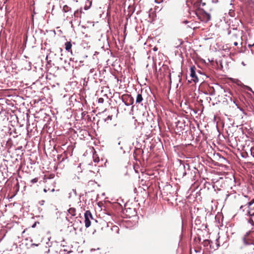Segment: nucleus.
<instances>
[{
  "mask_svg": "<svg viewBox=\"0 0 254 254\" xmlns=\"http://www.w3.org/2000/svg\"><path fill=\"white\" fill-rule=\"evenodd\" d=\"M77 42L79 43L80 45L84 48L90 47V44L93 40V38L90 35L85 34V33H80L78 36Z\"/></svg>",
  "mask_w": 254,
  "mask_h": 254,
  "instance_id": "1",
  "label": "nucleus"
},
{
  "mask_svg": "<svg viewBox=\"0 0 254 254\" xmlns=\"http://www.w3.org/2000/svg\"><path fill=\"white\" fill-rule=\"evenodd\" d=\"M195 13L198 19L201 21L206 22L210 19V15L206 13L202 8H197L195 10Z\"/></svg>",
  "mask_w": 254,
  "mask_h": 254,
  "instance_id": "2",
  "label": "nucleus"
},
{
  "mask_svg": "<svg viewBox=\"0 0 254 254\" xmlns=\"http://www.w3.org/2000/svg\"><path fill=\"white\" fill-rule=\"evenodd\" d=\"M122 99L127 106L132 105L134 103L133 98L129 94H124L122 96Z\"/></svg>",
  "mask_w": 254,
  "mask_h": 254,
  "instance_id": "3",
  "label": "nucleus"
},
{
  "mask_svg": "<svg viewBox=\"0 0 254 254\" xmlns=\"http://www.w3.org/2000/svg\"><path fill=\"white\" fill-rule=\"evenodd\" d=\"M85 226L88 228L91 225V220L93 219L92 215L89 210H87L84 213Z\"/></svg>",
  "mask_w": 254,
  "mask_h": 254,
  "instance_id": "4",
  "label": "nucleus"
},
{
  "mask_svg": "<svg viewBox=\"0 0 254 254\" xmlns=\"http://www.w3.org/2000/svg\"><path fill=\"white\" fill-rule=\"evenodd\" d=\"M123 212L127 217L129 218L136 215V212L134 208L127 207L126 206H125Z\"/></svg>",
  "mask_w": 254,
  "mask_h": 254,
  "instance_id": "5",
  "label": "nucleus"
},
{
  "mask_svg": "<svg viewBox=\"0 0 254 254\" xmlns=\"http://www.w3.org/2000/svg\"><path fill=\"white\" fill-rule=\"evenodd\" d=\"M248 214L251 217L249 222L252 224L254 225V219L253 218L254 217V207L252 208V206H248Z\"/></svg>",
  "mask_w": 254,
  "mask_h": 254,
  "instance_id": "6",
  "label": "nucleus"
},
{
  "mask_svg": "<svg viewBox=\"0 0 254 254\" xmlns=\"http://www.w3.org/2000/svg\"><path fill=\"white\" fill-rule=\"evenodd\" d=\"M196 67L194 66H192L190 67V76L191 77V80L194 82L198 81V78L195 73Z\"/></svg>",
  "mask_w": 254,
  "mask_h": 254,
  "instance_id": "7",
  "label": "nucleus"
},
{
  "mask_svg": "<svg viewBox=\"0 0 254 254\" xmlns=\"http://www.w3.org/2000/svg\"><path fill=\"white\" fill-rule=\"evenodd\" d=\"M115 37H117L119 42L120 43L122 42V43H124L125 42V38L126 36V35L125 34V33H121V35L119 34V33L116 34L115 35Z\"/></svg>",
  "mask_w": 254,
  "mask_h": 254,
  "instance_id": "8",
  "label": "nucleus"
},
{
  "mask_svg": "<svg viewBox=\"0 0 254 254\" xmlns=\"http://www.w3.org/2000/svg\"><path fill=\"white\" fill-rule=\"evenodd\" d=\"M143 153V151L140 148H136L133 152L134 157L136 160L137 156L142 155Z\"/></svg>",
  "mask_w": 254,
  "mask_h": 254,
  "instance_id": "9",
  "label": "nucleus"
},
{
  "mask_svg": "<svg viewBox=\"0 0 254 254\" xmlns=\"http://www.w3.org/2000/svg\"><path fill=\"white\" fill-rule=\"evenodd\" d=\"M69 215H70L71 217L76 215V209L75 208L71 207L68 210L67 216Z\"/></svg>",
  "mask_w": 254,
  "mask_h": 254,
  "instance_id": "10",
  "label": "nucleus"
},
{
  "mask_svg": "<svg viewBox=\"0 0 254 254\" xmlns=\"http://www.w3.org/2000/svg\"><path fill=\"white\" fill-rule=\"evenodd\" d=\"M246 245L248 246V249L249 250L253 249L254 252L252 253V254H254V243H252L251 241L250 242H245Z\"/></svg>",
  "mask_w": 254,
  "mask_h": 254,
  "instance_id": "11",
  "label": "nucleus"
},
{
  "mask_svg": "<svg viewBox=\"0 0 254 254\" xmlns=\"http://www.w3.org/2000/svg\"><path fill=\"white\" fill-rule=\"evenodd\" d=\"M142 101H143V97H142L141 94H138L136 96V101H135L136 104H139Z\"/></svg>",
  "mask_w": 254,
  "mask_h": 254,
  "instance_id": "12",
  "label": "nucleus"
},
{
  "mask_svg": "<svg viewBox=\"0 0 254 254\" xmlns=\"http://www.w3.org/2000/svg\"><path fill=\"white\" fill-rule=\"evenodd\" d=\"M71 46H72V45H71L70 41L66 42L65 43V49L68 52H69L71 50Z\"/></svg>",
  "mask_w": 254,
  "mask_h": 254,
  "instance_id": "13",
  "label": "nucleus"
},
{
  "mask_svg": "<svg viewBox=\"0 0 254 254\" xmlns=\"http://www.w3.org/2000/svg\"><path fill=\"white\" fill-rule=\"evenodd\" d=\"M200 2H201V0H197L193 4V8L194 9V11L197 8H200L199 7L200 5Z\"/></svg>",
  "mask_w": 254,
  "mask_h": 254,
  "instance_id": "14",
  "label": "nucleus"
},
{
  "mask_svg": "<svg viewBox=\"0 0 254 254\" xmlns=\"http://www.w3.org/2000/svg\"><path fill=\"white\" fill-rule=\"evenodd\" d=\"M254 203V198L252 199L250 201L247 202L245 205H242L240 206V209H242L243 207L245 205H248V206H252V205Z\"/></svg>",
  "mask_w": 254,
  "mask_h": 254,
  "instance_id": "15",
  "label": "nucleus"
},
{
  "mask_svg": "<svg viewBox=\"0 0 254 254\" xmlns=\"http://www.w3.org/2000/svg\"><path fill=\"white\" fill-rule=\"evenodd\" d=\"M63 10L64 12H67L70 10H71V8L69 7L67 5H65L63 6Z\"/></svg>",
  "mask_w": 254,
  "mask_h": 254,
  "instance_id": "16",
  "label": "nucleus"
},
{
  "mask_svg": "<svg viewBox=\"0 0 254 254\" xmlns=\"http://www.w3.org/2000/svg\"><path fill=\"white\" fill-rule=\"evenodd\" d=\"M38 181V178H35L33 179H32L30 181L29 186H31L32 184L37 183Z\"/></svg>",
  "mask_w": 254,
  "mask_h": 254,
  "instance_id": "17",
  "label": "nucleus"
},
{
  "mask_svg": "<svg viewBox=\"0 0 254 254\" xmlns=\"http://www.w3.org/2000/svg\"><path fill=\"white\" fill-rule=\"evenodd\" d=\"M210 244V241L208 240H205L203 242V244L204 246H205V247L207 246L208 245V244Z\"/></svg>",
  "mask_w": 254,
  "mask_h": 254,
  "instance_id": "18",
  "label": "nucleus"
},
{
  "mask_svg": "<svg viewBox=\"0 0 254 254\" xmlns=\"http://www.w3.org/2000/svg\"><path fill=\"white\" fill-rule=\"evenodd\" d=\"M229 13L231 16H234L235 12L234 10H230Z\"/></svg>",
  "mask_w": 254,
  "mask_h": 254,
  "instance_id": "19",
  "label": "nucleus"
},
{
  "mask_svg": "<svg viewBox=\"0 0 254 254\" xmlns=\"http://www.w3.org/2000/svg\"><path fill=\"white\" fill-rule=\"evenodd\" d=\"M104 102V100L103 98H100L98 99V103H103Z\"/></svg>",
  "mask_w": 254,
  "mask_h": 254,
  "instance_id": "20",
  "label": "nucleus"
},
{
  "mask_svg": "<svg viewBox=\"0 0 254 254\" xmlns=\"http://www.w3.org/2000/svg\"><path fill=\"white\" fill-rule=\"evenodd\" d=\"M78 14H79L78 10H76L74 13V15L75 17H78Z\"/></svg>",
  "mask_w": 254,
  "mask_h": 254,
  "instance_id": "21",
  "label": "nucleus"
},
{
  "mask_svg": "<svg viewBox=\"0 0 254 254\" xmlns=\"http://www.w3.org/2000/svg\"><path fill=\"white\" fill-rule=\"evenodd\" d=\"M233 102L236 104V105L237 106L238 108H239L241 110H242V109L238 106V104L236 103L237 100L236 99H234Z\"/></svg>",
  "mask_w": 254,
  "mask_h": 254,
  "instance_id": "22",
  "label": "nucleus"
},
{
  "mask_svg": "<svg viewBox=\"0 0 254 254\" xmlns=\"http://www.w3.org/2000/svg\"><path fill=\"white\" fill-rule=\"evenodd\" d=\"M202 4V6H204L205 5V2H202V1L201 0V2H200V4Z\"/></svg>",
  "mask_w": 254,
  "mask_h": 254,
  "instance_id": "23",
  "label": "nucleus"
},
{
  "mask_svg": "<svg viewBox=\"0 0 254 254\" xmlns=\"http://www.w3.org/2000/svg\"><path fill=\"white\" fill-rule=\"evenodd\" d=\"M162 1V0H155V1H156V2H158V3H159V2H160L161 1Z\"/></svg>",
  "mask_w": 254,
  "mask_h": 254,
  "instance_id": "24",
  "label": "nucleus"
},
{
  "mask_svg": "<svg viewBox=\"0 0 254 254\" xmlns=\"http://www.w3.org/2000/svg\"><path fill=\"white\" fill-rule=\"evenodd\" d=\"M234 45L235 46H237V45H238V43H237V42H235L234 43Z\"/></svg>",
  "mask_w": 254,
  "mask_h": 254,
  "instance_id": "25",
  "label": "nucleus"
},
{
  "mask_svg": "<svg viewBox=\"0 0 254 254\" xmlns=\"http://www.w3.org/2000/svg\"><path fill=\"white\" fill-rule=\"evenodd\" d=\"M84 9H85V10H87V9H88V7H87V6H85L84 7Z\"/></svg>",
  "mask_w": 254,
  "mask_h": 254,
  "instance_id": "26",
  "label": "nucleus"
},
{
  "mask_svg": "<svg viewBox=\"0 0 254 254\" xmlns=\"http://www.w3.org/2000/svg\"><path fill=\"white\" fill-rule=\"evenodd\" d=\"M44 191L45 192H47V189H44Z\"/></svg>",
  "mask_w": 254,
  "mask_h": 254,
  "instance_id": "27",
  "label": "nucleus"
},
{
  "mask_svg": "<svg viewBox=\"0 0 254 254\" xmlns=\"http://www.w3.org/2000/svg\"><path fill=\"white\" fill-rule=\"evenodd\" d=\"M244 199H247V197L245 196L243 198Z\"/></svg>",
  "mask_w": 254,
  "mask_h": 254,
  "instance_id": "28",
  "label": "nucleus"
},
{
  "mask_svg": "<svg viewBox=\"0 0 254 254\" xmlns=\"http://www.w3.org/2000/svg\"><path fill=\"white\" fill-rule=\"evenodd\" d=\"M35 225H36V224H34L32 227H34Z\"/></svg>",
  "mask_w": 254,
  "mask_h": 254,
  "instance_id": "29",
  "label": "nucleus"
},
{
  "mask_svg": "<svg viewBox=\"0 0 254 254\" xmlns=\"http://www.w3.org/2000/svg\"><path fill=\"white\" fill-rule=\"evenodd\" d=\"M80 13H81V12H82V10H81V9L80 10Z\"/></svg>",
  "mask_w": 254,
  "mask_h": 254,
  "instance_id": "30",
  "label": "nucleus"
}]
</instances>
